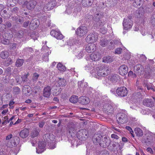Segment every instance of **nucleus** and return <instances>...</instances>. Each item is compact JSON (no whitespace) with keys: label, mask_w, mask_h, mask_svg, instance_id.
Returning <instances> with one entry per match:
<instances>
[{"label":"nucleus","mask_w":155,"mask_h":155,"mask_svg":"<svg viewBox=\"0 0 155 155\" xmlns=\"http://www.w3.org/2000/svg\"><path fill=\"white\" fill-rule=\"evenodd\" d=\"M88 31L87 27L85 26H81L79 27L76 31V35L79 37H82L85 35Z\"/></svg>","instance_id":"1"},{"label":"nucleus","mask_w":155,"mask_h":155,"mask_svg":"<svg viewBox=\"0 0 155 155\" xmlns=\"http://www.w3.org/2000/svg\"><path fill=\"white\" fill-rule=\"evenodd\" d=\"M116 93L119 96L125 97L127 95L128 91L126 87H118L117 89Z\"/></svg>","instance_id":"2"},{"label":"nucleus","mask_w":155,"mask_h":155,"mask_svg":"<svg viewBox=\"0 0 155 155\" xmlns=\"http://www.w3.org/2000/svg\"><path fill=\"white\" fill-rule=\"evenodd\" d=\"M123 25L124 28L126 30H127L130 28L132 25V22L131 20V18L129 17L124 19Z\"/></svg>","instance_id":"3"},{"label":"nucleus","mask_w":155,"mask_h":155,"mask_svg":"<svg viewBox=\"0 0 155 155\" xmlns=\"http://www.w3.org/2000/svg\"><path fill=\"white\" fill-rule=\"evenodd\" d=\"M117 117H118L117 121L118 123L124 124L126 123L128 119L127 115L124 113H120L117 115Z\"/></svg>","instance_id":"4"},{"label":"nucleus","mask_w":155,"mask_h":155,"mask_svg":"<svg viewBox=\"0 0 155 155\" xmlns=\"http://www.w3.org/2000/svg\"><path fill=\"white\" fill-rule=\"evenodd\" d=\"M110 140L109 138L107 136H102L100 146L103 147H106L109 145Z\"/></svg>","instance_id":"5"},{"label":"nucleus","mask_w":155,"mask_h":155,"mask_svg":"<svg viewBox=\"0 0 155 155\" xmlns=\"http://www.w3.org/2000/svg\"><path fill=\"white\" fill-rule=\"evenodd\" d=\"M98 38L97 35L95 33L90 34L86 38L87 42L93 43L95 42Z\"/></svg>","instance_id":"6"},{"label":"nucleus","mask_w":155,"mask_h":155,"mask_svg":"<svg viewBox=\"0 0 155 155\" xmlns=\"http://www.w3.org/2000/svg\"><path fill=\"white\" fill-rule=\"evenodd\" d=\"M109 71L110 70L107 67H104L102 69H100L98 71L97 75L100 77H105L108 74Z\"/></svg>","instance_id":"7"},{"label":"nucleus","mask_w":155,"mask_h":155,"mask_svg":"<svg viewBox=\"0 0 155 155\" xmlns=\"http://www.w3.org/2000/svg\"><path fill=\"white\" fill-rule=\"evenodd\" d=\"M142 103L143 105L148 107H152L154 106V101L150 98H145Z\"/></svg>","instance_id":"8"},{"label":"nucleus","mask_w":155,"mask_h":155,"mask_svg":"<svg viewBox=\"0 0 155 155\" xmlns=\"http://www.w3.org/2000/svg\"><path fill=\"white\" fill-rule=\"evenodd\" d=\"M134 73L138 75H141L144 71V68L140 64H137L135 66L134 68Z\"/></svg>","instance_id":"9"},{"label":"nucleus","mask_w":155,"mask_h":155,"mask_svg":"<svg viewBox=\"0 0 155 155\" xmlns=\"http://www.w3.org/2000/svg\"><path fill=\"white\" fill-rule=\"evenodd\" d=\"M96 49V45L93 43H89L86 47V51L89 53L94 52Z\"/></svg>","instance_id":"10"},{"label":"nucleus","mask_w":155,"mask_h":155,"mask_svg":"<svg viewBox=\"0 0 155 155\" xmlns=\"http://www.w3.org/2000/svg\"><path fill=\"white\" fill-rule=\"evenodd\" d=\"M51 35L58 39H62L63 38V36L59 31L52 30L50 32Z\"/></svg>","instance_id":"11"},{"label":"nucleus","mask_w":155,"mask_h":155,"mask_svg":"<svg viewBox=\"0 0 155 155\" xmlns=\"http://www.w3.org/2000/svg\"><path fill=\"white\" fill-rule=\"evenodd\" d=\"M155 139V134H149L147 136L145 140V143L150 144L153 142V140Z\"/></svg>","instance_id":"12"},{"label":"nucleus","mask_w":155,"mask_h":155,"mask_svg":"<svg viewBox=\"0 0 155 155\" xmlns=\"http://www.w3.org/2000/svg\"><path fill=\"white\" fill-rule=\"evenodd\" d=\"M128 71V68L126 65H123L120 67L119 72L120 75L122 76L125 75L127 74Z\"/></svg>","instance_id":"13"},{"label":"nucleus","mask_w":155,"mask_h":155,"mask_svg":"<svg viewBox=\"0 0 155 155\" xmlns=\"http://www.w3.org/2000/svg\"><path fill=\"white\" fill-rule=\"evenodd\" d=\"M8 36L7 33L5 34L3 36L2 38H1V43L5 45H9L10 44V37H8Z\"/></svg>","instance_id":"14"},{"label":"nucleus","mask_w":155,"mask_h":155,"mask_svg":"<svg viewBox=\"0 0 155 155\" xmlns=\"http://www.w3.org/2000/svg\"><path fill=\"white\" fill-rule=\"evenodd\" d=\"M51 88L50 86H47L44 88L43 91V95L46 97H48L51 94Z\"/></svg>","instance_id":"15"},{"label":"nucleus","mask_w":155,"mask_h":155,"mask_svg":"<svg viewBox=\"0 0 155 155\" xmlns=\"http://www.w3.org/2000/svg\"><path fill=\"white\" fill-rule=\"evenodd\" d=\"M90 57L92 60L94 61L98 60L101 58V56L99 53L96 52L91 54Z\"/></svg>","instance_id":"16"},{"label":"nucleus","mask_w":155,"mask_h":155,"mask_svg":"<svg viewBox=\"0 0 155 155\" xmlns=\"http://www.w3.org/2000/svg\"><path fill=\"white\" fill-rule=\"evenodd\" d=\"M29 133V131L27 129L25 128L20 131V136L22 138H25L28 136Z\"/></svg>","instance_id":"17"},{"label":"nucleus","mask_w":155,"mask_h":155,"mask_svg":"<svg viewBox=\"0 0 155 155\" xmlns=\"http://www.w3.org/2000/svg\"><path fill=\"white\" fill-rule=\"evenodd\" d=\"M38 21L37 20L33 19L30 24L29 27L31 29H34L38 26Z\"/></svg>","instance_id":"18"},{"label":"nucleus","mask_w":155,"mask_h":155,"mask_svg":"<svg viewBox=\"0 0 155 155\" xmlns=\"http://www.w3.org/2000/svg\"><path fill=\"white\" fill-rule=\"evenodd\" d=\"M89 98L87 97L82 96L80 97L79 102L82 104H86L89 102Z\"/></svg>","instance_id":"19"},{"label":"nucleus","mask_w":155,"mask_h":155,"mask_svg":"<svg viewBox=\"0 0 155 155\" xmlns=\"http://www.w3.org/2000/svg\"><path fill=\"white\" fill-rule=\"evenodd\" d=\"M102 136L101 135H96L93 138V141L94 143L96 144H99L100 145V143L101 142Z\"/></svg>","instance_id":"20"},{"label":"nucleus","mask_w":155,"mask_h":155,"mask_svg":"<svg viewBox=\"0 0 155 155\" xmlns=\"http://www.w3.org/2000/svg\"><path fill=\"white\" fill-rule=\"evenodd\" d=\"M36 5V2L34 0L29 1L27 5V8L28 9L31 10L34 9Z\"/></svg>","instance_id":"21"},{"label":"nucleus","mask_w":155,"mask_h":155,"mask_svg":"<svg viewBox=\"0 0 155 155\" xmlns=\"http://www.w3.org/2000/svg\"><path fill=\"white\" fill-rule=\"evenodd\" d=\"M78 88L81 90H84L88 86L87 83L86 82H84L83 81H78Z\"/></svg>","instance_id":"22"},{"label":"nucleus","mask_w":155,"mask_h":155,"mask_svg":"<svg viewBox=\"0 0 155 155\" xmlns=\"http://www.w3.org/2000/svg\"><path fill=\"white\" fill-rule=\"evenodd\" d=\"M119 77L117 74H112L109 77V80L110 81L114 83L117 82L119 80Z\"/></svg>","instance_id":"23"},{"label":"nucleus","mask_w":155,"mask_h":155,"mask_svg":"<svg viewBox=\"0 0 155 155\" xmlns=\"http://www.w3.org/2000/svg\"><path fill=\"white\" fill-rule=\"evenodd\" d=\"M93 2V0H82V4L84 7H88L91 5Z\"/></svg>","instance_id":"24"},{"label":"nucleus","mask_w":155,"mask_h":155,"mask_svg":"<svg viewBox=\"0 0 155 155\" xmlns=\"http://www.w3.org/2000/svg\"><path fill=\"white\" fill-rule=\"evenodd\" d=\"M94 23L96 26L98 27L99 26H100L103 25V23L102 22L101 20H100L99 17H96L94 20Z\"/></svg>","instance_id":"25"},{"label":"nucleus","mask_w":155,"mask_h":155,"mask_svg":"<svg viewBox=\"0 0 155 155\" xmlns=\"http://www.w3.org/2000/svg\"><path fill=\"white\" fill-rule=\"evenodd\" d=\"M58 82L59 86L61 87H64L66 84V81L64 78H59Z\"/></svg>","instance_id":"26"},{"label":"nucleus","mask_w":155,"mask_h":155,"mask_svg":"<svg viewBox=\"0 0 155 155\" xmlns=\"http://www.w3.org/2000/svg\"><path fill=\"white\" fill-rule=\"evenodd\" d=\"M45 136L46 137V141L48 142H50V143L49 144H51V142L53 140V137H54V135L50 134H46L45 135Z\"/></svg>","instance_id":"27"},{"label":"nucleus","mask_w":155,"mask_h":155,"mask_svg":"<svg viewBox=\"0 0 155 155\" xmlns=\"http://www.w3.org/2000/svg\"><path fill=\"white\" fill-rule=\"evenodd\" d=\"M134 132L136 135L138 137H141L143 135L142 130L139 128H136Z\"/></svg>","instance_id":"28"},{"label":"nucleus","mask_w":155,"mask_h":155,"mask_svg":"<svg viewBox=\"0 0 155 155\" xmlns=\"http://www.w3.org/2000/svg\"><path fill=\"white\" fill-rule=\"evenodd\" d=\"M113 61L112 58L110 56H106L104 57L103 59V61L105 63H110L112 62Z\"/></svg>","instance_id":"29"},{"label":"nucleus","mask_w":155,"mask_h":155,"mask_svg":"<svg viewBox=\"0 0 155 155\" xmlns=\"http://www.w3.org/2000/svg\"><path fill=\"white\" fill-rule=\"evenodd\" d=\"M0 56L1 58L3 59H5L7 58L9 56V53L6 51H2L0 54Z\"/></svg>","instance_id":"30"},{"label":"nucleus","mask_w":155,"mask_h":155,"mask_svg":"<svg viewBox=\"0 0 155 155\" xmlns=\"http://www.w3.org/2000/svg\"><path fill=\"white\" fill-rule=\"evenodd\" d=\"M57 68L58 70L60 71H65L66 69L65 67L61 63H59L58 64Z\"/></svg>","instance_id":"31"},{"label":"nucleus","mask_w":155,"mask_h":155,"mask_svg":"<svg viewBox=\"0 0 155 155\" xmlns=\"http://www.w3.org/2000/svg\"><path fill=\"white\" fill-rule=\"evenodd\" d=\"M78 97L76 96H71L70 98L69 101L71 103H75L78 101Z\"/></svg>","instance_id":"32"},{"label":"nucleus","mask_w":155,"mask_h":155,"mask_svg":"<svg viewBox=\"0 0 155 155\" xmlns=\"http://www.w3.org/2000/svg\"><path fill=\"white\" fill-rule=\"evenodd\" d=\"M108 41L106 39L101 40L100 42V45L102 47H105L108 46Z\"/></svg>","instance_id":"33"},{"label":"nucleus","mask_w":155,"mask_h":155,"mask_svg":"<svg viewBox=\"0 0 155 155\" xmlns=\"http://www.w3.org/2000/svg\"><path fill=\"white\" fill-rule=\"evenodd\" d=\"M24 62L23 59H18L16 61L15 64L17 67H20L22 65Z\"/></svg>","instance_id":"34"},{"label":"nucleus","mask_w":155,"mask_h":155,"mask_svg":"<svg viewBox=\"0 0 155 155\" xmlns=\"http://www.w3.org/2000/svg\"><path fill=\"white\" fill-rule=\"evenodd\" d=\"M142 3V0H135L133 3V6L135 7H138Z\"/></svg>","instance_id":"35"},{"label":"nucleus","mask_w":155,"mask_h":155,"mask_svg":"<svg viewBox=\"0 0 155 155\" xmlns=\"http://www.w3.org/2000/svg\"><path fill=\"white\" fill-rule=\"evenodd\" d=\"M143 14L142 10L141 9H140L139 10H137L135 14V15L137 18H140Z\"/></svg>","instance_id":"36"},{"label":"nucleus","mask_w":155,"mask_h":155,"mask_svg":"<svg viewBox=\"0 0 155 155\" xmlns=\"http://www.w3.org/2000/svg\"><path fill=\"white\" fill-rule=\"evenodd\" d=\"M116 44L115 41H111L109 43H108V48L109 49H113L114 48V45Z\"/></svg>","instance_id":"37"},{"label":"nucleus","mask_w":155,"mask_h":155,"mask_svg":"<svg viewBox=\"0 0 155 155\" xmlns=\"http://www.w3.org/2000/svg\"><path fill=\"white\" fill-rule=\"evenodd\" d=\"M46 143L45 142L39 141L38 143V147L40 149H43L46 146Z\"/></svg>","instance_id":"38"},{"label":"nucleus","mask_w":155,"mask_h":155,"mask_svg":"<svg viewBox=\"0 0 155 155\" xmlns=\"http://www.w3.org/2000/svg\"><path fill=\"white\" fill-rule=\"evenodd\" d=\"M29 75V73H28L27 74H25L24 75L22 76L21 78L22 79V81L23 82H26L28 80V77Z\"/></svg>","instance_id":"39"},{"label":"nucleus","mask_w":155,"mask_h":155,"mask_svg":"<svg viewBox=\"0 0 155 155\" xmlns=\"http://www.w3.org/2000/svg\"><path fill=\"white\" fill-rule=\"evenodd\" d=\"M20 88L18 87H16L14 88L13 93L15 94H18L20 93Z\"/></svg>","instance_id":"40"},{"label":"nucleus","mask_w":155,"mask_h":155,"mask_svg":"<svg viewBox=\"0 0 155 155\" xmlns=\"http://www.w3.org/2000/svg\"><path fill=\"white\" fill-rule=\"evenodd\" d=\"M144 85L145 87H147V90H149L150 89H151L153 91H155V89L153 87V86L152 84H147L146 83V84H144Z\"/></svg>","instance_id":"41"},{"label":"nucleus","mask_w":155,"mask_h":155,"mask_svg":"<svg viewBox=\"0 0 155 155\" xmlns=\"http://www.w3.org/2000/svg\"><path fill=\"white\" fill-rule=\"evenodd\" d=\"M24 32L23 31H19L16 34V36L18 38H21L23 36Z\"/></svg>","instance_id":"42"},{"label":"nucleus","mask_w":155,"mask_h":155,"mask_svg":"<svg viewBox=\"0 0 155 155\" xmlns=\"http://www.w3.org/2000/svg\"><path fill=\"white\" fill-rule=\"evenodd\" d=\"M38 134V131L36 130L33 131L31 134V136L32 137H37Z\"/></svg>","instance_id":"43"},{"label":"nucleus","mask_w":155,"mask_h":155,"mask_svg":"<svg viewBox=\"0 0 155 155\" xmlns=\"http://www.w3.org/2000/svg\"><path fill=\"white\" fill-rule=\"evenodd\" d=\"M107 112L109 113H112L113 110L112 106L110 105H108L107 108Z\"/></svg>","instance_id":"44"},{"label":"nucleus","mask_w":155,"mask_h":155,"mask_svg":"<svg viewBox=\"0 0 155 155\" xmlns=\"http://www.w3.org/2000/svg\"><path fill=\"white\" fill-rule=\"evenodd\" d=\"M151 21L152 25L155 26V14H153L152 16Z\"/></svg>","instance_id":"45"},{"label":"nucleus","mask_w":155,"mask_h":155,"mask_svg":"<svg viewBox=\"0 0 155 155\" xmlns=\"http://www.w3.org/2000/svg\"><path fill=\"white\" fill-rule=\"evenodd\" d=\"M39 77V74L35 73H34L32 79L34 81H36Z\"/></svg>","instance_id":"46"},{"label":"nucleus","mask_w":155,"mask_h":155,"mask_svg":"<svg viewBox=\"0 0 155 155\" xmlns=\"http://www.w3.org/2000/svg\"><path fill=\"white\" fill-rule=\"evenodd\" d=\"M16 44L15 43H12L10 44L9 46L10 49L11 50H14L16 48Z\"/></svg>","instance_id":"47"},{"label":"nucleus","mask_w":155,"mask_h":155,"mask_svg":"<svg viewBox=\"0 0 155 155\" xmlns=\"http://www.w3.org/2000/svg\"><path fill=\"white\" fill-rule=\"evenodd\" d=\"M24 90L25 92H26V91L27 92L25 93L26 94H28L31 91V87H29L27 88L25 87Z\"/></svg>","instance_id":"48"},{"label":"nucleus","mask_w":155,"mask_h":155,"mask_svg":"<svg viewBox=\"0 0 155 155\" xmlns=\"http://www.w3.org/2000/svg\"><path fill=\"white\" fill-rule=\"evenodd\" d=\"M5 25L6 27H7L8 28H9L11 27L12 25L10 21H7L6 22Z\"/></svg>","instance_id":"49"},{"label":"nucleus","mask_w":155,"mask_h":155,"mask_svg":"<svg viewBox=\"0 0 155 155\" xmlns=\"http://www.w3.org/2000/svg\"><path fill=\"white\" fill-rule=\"evenodd\" d=\"M122 51V49L121 48H118L115 50V53L120 54L121 53Z\"/></svg>","instance_id":"50"},{"label":"nucleus","mask_w":155,"mask_h":155,"mask_svg":"<svg viewBox=\"0 0 155 155\" xmlns=\"http://www.w3.org/2000/svg\"><path fill=\"white\" fill-rule=\"evenodd\" d=\"M13 144H9L8 143H7V146L8 147H12L14 146H15L16 145V142L15 141L13 142Z\"/></svg>","instance_id":"51"},{"label":"nucleus","mask_w":155,"mask_h":155,"mask_svg":"<svg viewBox=\"0 0 155 155\" xmlns=\"http://www.w3.org/2000/svg\"><path fill=\"white\" fill-rule=\"evenodd\" d=\"M29 21H27L24 22L23 24V26L25 28L27 27L29 25Z\"/></svg>","instance_id":"52"},{"label":"nucleus","mask_w":155,"mask_h":155,"mask_svg":"<svg viewBox=\"0 0 155 155\" xmlns=\"http://www.w3.org/2000/svg\"><path fill=\"white\" fill-rule=\"evenodd\" d=\"M7 65H8L9 64H11L12 63V60L10 58H8L6 61Z\"/></svg>","instance_id":"53"},{"label":"nucleus","mask_w":155,"mask_h":155,"mask_svg":"<svg viewBox=\"0 0 155 155\" xmlns=\"http://www.w3.org/2000/svg\"><path fill=\"white\" fill-rule=\"evenodd\" d=\"M145 10L147 12H151L152 11V9H151V7H150V8L148 7H146Z\"/></svg>","instance_id":"54"},{"label":"nucleus","mask_w":155,"mask_h":155,"mask_svg":"<svg viewBox=\"0 0 155 155\" xmlns=\"http://www.w3.org/2000/svg\"><path fill=\"white\" fill-rule=\"evenodd\" d=\"M111 137L117 140L119 138V137L117 135L114 134H112L111 135Z\"/></svg>","instance_id":"55"},{"label":"nucleus","mask_w":155,"mask_h":155,"mask_svg":"<svg viewBox=\"0 0 155 155\" xmlns=\"http://www.w3.org/2000/svg\"><path fill=\"white\" fill-rule=\"evenodd\" d=\"M45 124V122L42 121H41V122H39V124H38L39 126L40 127L42 128L43 127Z\"/></svg>","instance_id":"56"},{"label":"nucleus","mask_w":155,"mask_h":155,"mask_svg":"<svg viewBox=\"0 0 155 155\" xmlns=\"http://www.w3.org/2000/svg\"><path fill=\"white\" fill-rule=\"evenodd\" d=\"M85 130L83 129L81 130L80 131H79V132L78 133V134H81V137L83 136L84 137V135L82 133L83 132H84Z\"/></svg>","instance_id":"57"},{"label":"nucleus","mask_w":155,"mask_h":155,"mask_svg":"<svg viewBox=\"0 0 155 155\" xmlns=\"http://www.w3.org/2000/svg\"><path fill=\"white\" fill-rule=\"evenodd\" d=\"M18 17L17 16H12L11 18L12 21H15L16 22L17 19H18Z\"/></svg>","instance_id":"58"},{"label":"nucleus","mask_w":155,"mask_h":155,"mask_svg":"<svg viewBox=\"0 0 155 155\" xmlns=\"http://www.w3.org/2000/svg\"><path fill=\"white\" fill-rule=\"evenodd\" d=\"M120 145L117 142H114L112 144V146L113 147H115L117 146H119Z\"/></svg>","instance_id":"59"},{"label":"nucleus","mask_w":155,"mask_h":155,"mask_svg":"<svg viewBox=\"0 0 155 155\" xmlns=\"http://www.w3.org/2000/svg\"><path fill=\"white\" fill-rule=\"evenodd\" d=\"M11 68L10 67H8L6 69V71L8 73H11Z\"/></svg>","instance_id":"60"},{"label":"nucleus","mask_w":155,"mask_h":155,"mask_svg":"<svg viewBox=\"0 0 155 155\" xmlns=\"http://www.w3.org/2000/svg\"><path fill=\"white\" fill-rule=\"evenodd\" d=\"M126 128L130 132H133V130H132V128L129 126H126Z\"/></svg>","instance_id":"61"},{"label":"nucleus","mask_w":155,"mask_h":155,"mask_svg":"<svg viewBox=\"0 0 155 155\" xmlns=\"http://www.w3.org/2000/svg\"><path fill=\"white\" fill-rule=\"evenodd\" d=\"M147 152H148L151 153H153V151L152 149L148 147L147 148Z\"/></svg>","instance_id":"62"},{"label":"nucleus","mask_w":155,"mask_h":155,"mask_svg":"<svg viewBox=\"0 0 155 155\" xmlns=\"http://www.w3.org/2000/svg\"><path fill=\"white\" fill-rule=\"evenodd\" d=\"M12 134H10L8 135L6 137V140H8L10 139L11 138H12Z\"/></svg>","instance_id":"63"},{"label":"nucleus","mask_w":155,"mask_h":155,"mask_svg":"<svg viewBox=\"0 0 155 155\" xmlns=\"http://www.w3.org/2000/svg\"><path fill=\"white\" fill-rule=\"evenodd\" d=\"M102 155H109L108 152L106 150L103 151Z\"/></svg>","instance_id":"64"}]
</instances>
